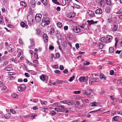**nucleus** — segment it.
Segmentation results:
<instances>
[{
    "label": "nucleus",
    "mask_w": 122,
    "mask_h": 122,
    "mask_svg": "<svg viewBox=\"0 0 122 122\" xmlns=\"http://www.w3.org/2000/svg\"><path fill=\"white\" fill-rule=\"evenodd\" d=\"M111 10V8L109 7H107L105 11L107 13H109L110 12Z\"/></svg>",
    "instance_id": "28"
},
{
    "label": "nucleus",
    "mask_w": 122,
    "mask_h": 122,
    "mask_svg": "<svg viewBox=\"0 0 122 122\" xmlns=\"http://www.w3.org/2000/svg\"><path fill=\"white\" fill-rule=\"evenodd\" d=\"M114 72L113 70H111L110 71V74L111 75H113Z\"/></svg>",
    "instance_id": "57"
},
{
    "label": "nucleus",
    "mask_w": 122,
    "mask_h": 122,
    "mask_svg": "<svg viewBox=\"0 0 122 122\" xmlns=\"http://www.w3.org/2000/svg\"><path fill=\"white\" fill-rule=\"evenodd\" d=\"M24 75L26 77H29L30 76L29 74L27 73H25Z\"/></svg>",
    "instance_id": "58"
},
{
    "label": "nucleus",
    "mask_w": 122,
    "mask_h": 122,
    "mask_svg": "<svg viewBox=\"0 0 122 122\" xmlns=\"http://www.w3.org/2000/svg\"><path fill=\"white\" fill-rule=\"evenodd\" d=\"M112 38L107 37L106 39V41L105 42V43H107L110 42L111 41Z\"/></svg>",
    "instance_id": "16"
},
{
    "label": "nucleus",
    "mask_w": 122,
    "mask_h": 122,
    "mask_svg": "<svg viewBox=\"0 0 122 122\" xmlns=\"http://www.w3.org/2000/svg\"><path fill=\"white\" fill-rule=\"evenodd\" d=\"M40 79L42 81H45V79L46 78L45 76L43 75H42L40 76Z\"/></svg>",
    "instance_id": "19"
},
{
    "label": "nucleus",
    "mask_w": 122,
    "mask_h": 122,
    "mask_svg": "<svg viewBox=\"0 0 122 122\" xmlns=\"http://www.w3.org/2000/svg\"><path fill=\"white\" fill-rule=\"evenodd\" d=\"M27 63L29 66H32L33 65L35 67L36 66L34 64H32V63L30 62V61H26Z\"/></svg>",
    "instance_id": "38"
},
{
    "label": "nucleus",
    "mask_w": 122,
    "mask_h": 122,
    "mask_svg": "<svg viewBox=\"0 0 122 122\" xmlns=\"http://www.w3.org/2000/svg\"><path fill=\"white\" fill-rule=\"evenodd\" d=\"M31 43V46H29V49H32L33 48V47L35 45V43L33 39H30Z\"/></svg>",
    "instance_id": "8"
},
{
    "label": "nucleus",
    "mask_w": 122,
    "mask_h": 122,
    "mask_svg": "<svg viewBox=\"0 0 122 122\" xmlns=\"http://www.w3.org/2000/svg\"><path fill=\"white\" fill-rule=\"evenodd\" d=\"M50 19L48 17H46V18L44 17L42 20V22L41 25V26H43L46 25H48L50 23Z\"/></svg>",
    "instance_id": "1"
},
{
    "label": "nucleus",
    "mask_w": 122,
    "mask_h": 122,
    "mask_svg": "<svg viewBox=\"0 0 122 122\" xmlns=\"http://www.w3.org/2000/svg\"><path fill=\"white\" fill-rule=\"evenodd\" d=\"M56 114V112L54 111H51L50 113V115L52 116H54Z\"/></svg>",
    "instance_id": "32"
},
{
    "label": "nucleus",
    "mask_w": 122,
    "mask_h": 122,
    "mask_svg": "<svg viewBox=\"0 0 122 122\" xmlns=\"http://www.w3.org/2000/svg\"><path fill=\"white\" fill-rule=\"evenodd\" d=\"M74 78L75 77L73 76L72 77H70L68 80L69 81L71 82L74 79Z\"/></svg>",
    "instance_id": "43"
},
{
    "label": "nucleus",
    "mask_w": 122,
    "mask_h": 122,
    "mask_svg": "<svg viewBox=\"0 0 122 122\" xmlns=\"http://www.w3.org/2000/svg\"><path fill=\"white\" fill-rule=\"evenodd\" d=\"M75 15V14L73 13H71L70 15H68V16L70 18H73L74 16Z\"/></svg>",
    "instance_id": "40"
},
{
    "label": "nucleus",
    "mask_w": 122,
    "mask_h": 122,
    "mask_svg": "<svg viewBox=\"0 0 122 122\" xmlns=\"http://www.w3.org/2000/svg\"><path fill=\"white\" fill-rule=\"evenodd\" d=\"M19 42L20 44L23 45V43L22 42V40L20 39L19 41Z\"/></svg>",
    "instance_id": "55"
},
{
    "label": "nucleus",
    "mask_w": 122,
    "mask_h": 122,
    "mask_svg": "<svg viewBox=\"0 0 122 122\" xmlns=\"http://www.w3.org/2000/svg\"><path fill=\"white\" fill-rule=\"evenodd\" d=\"M68 26H65L64 27V30H67L68 29Z\"/></svg>",
    "instance_id": "64"
},
{
    "label": "nucleus",
    "mask_w": 122,
    "mask_h": 122,
    "mask_svg": "<svg viewBox=\"0 0 122 122\" xmlns=\"http://www.w3.org/2000/svg\"><path fill=\"white\" fill-rule=\"evenodd\" d=\"M95 13L97 14H101L102 13V10L100 8L97 9L96 10Z\"/></svg>",
    "instance_id": "10"
},
{
    "label": "nucleus",
    "mask_w": 122,
    "mask_h": 122,
    "mask_svg": "<svg viewBox=\"0 0 122 122\" xmlns=\"http://www.w3.org/2000/svg\"><path fill=\"white\" fill-rule=\"evenodd\" d=\"M20 25L22 27H24L25 26L26 24L24 22H22L21 23Z\"/></svg>",
    "instance_id": "44"
},
{
    "label": "nucleus",
    "mask_w": 122,
    "mask_h": 122,
    "mask_svg": "<svg viewBox=\"0 0 122 122\" xmlns=\"http://www.w3.org/2000/svg\"><path fill=\"white\" fill-rule=\"evenodd\" d=\"M42 110H43V111H44L45 112H46L48 111V109L47 108H42Z\"/></svg>",
    "instance_id": "56"
},
{
    "label": "nucleus",
    "mask_w": 122,
    "mask_h": 122,
    "mask_svg": "<svg viewBox=\"0 0 122 122\" xmlns=\"http://www.w3.org/2000/svg\"><path fill=\"white\" fill-rule=\"evenodd\" d=\"M106 39L105 37H102L101 39V41L102 42L105 43L106 41H105Z\"/></svg>",
    "instance_id": "42"
},
{
    "label": "nucleus",
    "mask_w": 122,
    "mask_h": 122,
    "mask_svg": "<svg viewBox=\"0 0 122 122\" xmlns=\"http://www.w3.org/2000/svg\"><path fill=\"white\" fill-rule=\"evenodd\" d=\"M20 4L25 7H26L27 6L26 4L23 1L21 2H20Z\"/></svg>",
    "instance_id": "41"
},
{
    "label": "nucleus",
    "mask_w": 122,
    "mask_h": 122,
    "mask_svg": "<svg viewBox=\"0 0 122 122\" xmlns=\"http://www.w3.org/2000/svg\"><path fill=\"white\" fill-rule=\"evenodd\" d=\"M4 117L5 118L8 119L10 117V115L9 113H7L5 115Z\"/></svg>",
    "instance_id": "22"
},
{
    "label": "nucleus",
    "mask_w": 122,
    "mask_h": 122,
    "mask_svg": "<svg viewBox=\"0 0 122 122\" xmlns=\"http://www.w3.org/2000/svg\"><path fill=\"white\" fill-rule=\"evenodd\" d=\"M85 79V77H80L79 78V79L81 82H83Z\"/></svg>",
    "instance_id": "35"
},
{
    "label": "nucleus",
    "mask_w": 122,
    "mask_h": 122,
    "mask_svg": "<svg viewBox=\"0 0 122 122\" xmlns=\"http://www.w3.org/2000/svg\"><path fill=\"white\" fill-rule=\"evenodd\" d=\"M73 31L76 33H78L80 31V29L78 26H74L72 28Z\"/></svg>",
    "instance_id": "5"
},
{
    "label": "nucleus",
    "mask_w": 122,
    "mask_h": 122,
    "mask_svg": "<svg viewBox=\"0 0 122 122\" xmlns=\"http://www.w3.org/2000/svg\"><path fill=\"white\" fill-rule=\"evenodd\" d=\"M114 51V48L112 47H110L109 49V51L110 52L112 53Z\"/></svg>",
    "instance_id": "30"
},
{
    "label": "nucleus",
    "mask_w": 122,
    "mask_h": 122,
    "mask_svg": "<svg viewBox=\"0 0 122 122\" xmlns=\"http://www.w3.org/2000/svg\"><path fill=\"white\" fill-rule=\"evenodd\" d=\"M43 4L45 5H46L47 4V0H41Z\"/></svg>",
    "instance_id": "27"
},
{
    "label": "nucleus",
    "mask_w": 122,
    "mask_h": 122,
    "mask_svg": "<svg viewBox=\"0 0 122 122\" xmlns=\"http://www.w3.org/2000/svg\"><path fill=\"white\" fill-rule=\"evenodd\" d=\"M100 77L101 79L104 78V80H106V76H105L102 73L100 74Z\"/></svg>",
    "instance_id": "18"
},
{
    "label": "nucleus",
    "mask_w": 122,
    "mask_h": 122,
    "mask_svg": "<svg viewBox=\"0 0 122 122\" xmlns=\"http://www.w3.org/2000/svg\"><path fill=\"white\" fill-rule=\"evenodd\" d=\"M40 101L41 104L42 105H43V104L46 105L47 104V102L46 101H45L43 102L41 100H40Z\"/></svg>",
    "instance_id": "34"
},
{
    "label": "nucleus",
    "mask_w": 122,
    "mask_h": 122,
    "mask_svg": "<svg viewBox=\"0 0 122 122\" xmlns=\"http://www.w3.org/2000/svg\"><path fill=\"white\" fill-rule=\"evenodd\" d=\"M106 4L110 6L111 5L112 3L111 0H106Z\"/></svg>",
    "instance_id": "29"
},
{
    "label": "nucleus",
    "mask_w": 122,
    "mask_h": 122,
    "mask_svg": "<svg viewBox=\"0 0 122 122\" xmlns=\"http://www.w3.org/2000/svg\"><path fill=\"white\" fill-rule=\"evenodd\" d=\"M64 73L65 74H66L68 72V71L66 69H65L63 71Z\"/></svg>",
    "instance_id": "59"
},
{
    "label": "nucleus",
    "mask_w": 122,
    "mask_h": 122,
    "mask_svg": "<svg viewBox=\"0 0 122 122\" xmlns=\"http://www.w3.org/2000/svg\"><path fill=\"white\" fill-rule=\"evenodd\" d=\"M8 80H14V78L13 76H10L8 77L7 78Z\"/></svg>",
    "instance_id": "39"
},
{
    "label": "nucleus",
    "mask_w": 122,
    "mask_h": 122,
    "mask_svg": "<svg viewBox=\"0 0 122 122\" xmlns=\"http://www.w3.org/2000/svg\"><path fill=\"white\" fill-rule=\"evenodd\" d=\"M75 46L76 49H78L79 47V45L78 43H76L75 45Z\"/></svg>",
    "instance_id": "54"
},
{
    "label": "nucleus",
    "mask_w": 122,
    "mask_h": 122,
    "mask_svg": "<svg viewBox=\"0 0 122 122\" xmlns=\"http://www.w3.org/2000/svg\"><path fill=\"white\" fill-rule=\"evenodd\" d=\"M84 101L86 103H89V100L87 99H85Z\"/></svg>",
    "instance_id": "63"
},
{
    "label": "nucleus",
    "mask_w": 122,
    "mask_h": 122,
    "mask_svg": "<svg viewBox=\"0 0 122 122\" xmlns=\"http://www.w3.org/2000/svg\"><path fill=\"white\" fill-rule=\"evenodd\" d=\"M60 71L59 70H56L54 71V72L55 73H60Z\"/></svg>",
    "instance_id": "53"
},
{
    "label": "nucleus",
    "mask_w": 122,
    "mask_h": 122,
    "mask_svg": "<svg viewBox=\"0 0 122 122\" xmlns=\"http://www.w3.org/2000/svg\"><path fill=\"white\" fill-rule=\"evenodd\" d=\"M98 44L99 46V48L101 49H102L104 45L101 42H99L98 43Z\"/></svg>",
    "instance_id": "20"
},
{
    "label": "nucleus",
    "mask_w": 122,
    "mask_h": 122,
    "mask_svg": "<svg viewBox=\"0 0 122 122\" xmlns=\"http://www.w3.org/2000/svg\"><path fill=\"white\" fill-rule=\"evenodd\" d=\"M8 51L10 52H13L15 50V47L14 46L12 45H10L8 48Z\"/></svg>",
    "instance_id": "6"
},
{
    "label": "nucleus",
    "mask_w": 122,
    "mask_h": 122,
    "mask_svg": "<svg viewBox=\"0 0 122 122\" xmlns=\"http://www.w3.org/2000/svg\"><path fill=\"white\" fill-rule=\"evenodd\" d=\"M99 78L95 77L93 78L91 80H92L93 82H94L98 81H99Z\"/></svg>",
    "instance_id": "15"
},
{
    "label": "nucleus",
    "mask_w": 122,
    "mask_h": 122,
    "mask_svg": "<svg viewBox=\"0 0 122 122\" xmlns=\"http://www.w3.org/2000/svg\"><path fill=\"white\" fill-rule=\"evenodd\" d=\"M87 95L89 98H93L94 94L93 92V90L92 89L88 90V93L87 94Z\"/></svg>",
    "instance_id": "3"
},
{
    "label": "nucleus",
    "mask_w": 122,
    "mask_h": 122,
    "mask_svg": "<svg viewBox=\"0 0 122 122\" xmlns=\"http://www.w3.org/2000/svg\"><path fill=\"white\" fill-rule=\"evenodd\" d=\"M20 87L22 88V90H25L26 89L25 86L24 84H22L21 85Z\"/></svg>",
    "instance_id": "37"
},
{
    "label": "nucleus",
    "mask_w": 122,
    "mask_h": 122,
    "mask_svg": "<svg viewBox=\"0 0 122 122\" xmlns=\"http://www.w3.org/2000/svg\"><path fill=\"white\" fill-rule=\"evenodd\" d=\"M30 101L35 102H36L38 101V100L36 99H35L33 100L31 99L30 100Z\"/></svg>",
    "instance_id": "46"
},
{
    "label": "nucleus",
    "mask_w": 122,
    "mask_h": 122,
    "mask_svg": "<svg viewBox=\"0 0 122 122\" xmlns=\"http://www.w3.org/2000/svg\"><path fill=\"white\" fill-rule=\"evenodd\" d=\"M117 24H114V27L113 28V30L114 31H116L117 28Z\"/></svg>",
    "instance_id": "25"
},
{
    "label": "nucleus",
    "mask_w": 122,
    "mask_h": 122,
    "mask_svg": "<svg viewBox=\"0 0 122 122\" xmlns=\"http://www.w3.org/2000/svg\"><path fill=\"white\" fill-rule=\"evenodd\" d=\"M56 57L57 58H58L60 56V55L58 53H56Z\"/></svg>",
    "instance_id": "50"
},
{
    "label": "nucleus",
    "mask_w": 122,
    "mask_h": 122,
    "mask_svg": "<svg viewBox=\"0 0 122 122\" xmlns=\"http://www.w3.org/2000/svg\"><path fill=\"white\" fill-rule=\"evenodd\" d=\"M80 91H75L73 92V93L75 94H79L81 92Z\"/></svg>",
    "instance_id": "48"
},
{
    "label": "nucleus",
    "mask_w": 122,
    "mask_h": 122,
    "mask_svg": "<svg viewBox=\"0 0 122 122\" xmlns=\"http://www.w3.org/2000/svg\"><path fill=\"white\" fill-rule=\"evenodd\" d=\"M56 10L58 11H60L61 10L60 7H57L56 8Z\"/></svg>",
    "instance_id": "61"
},
{
    "label": "nucleus",
    "mask_w": 122,
    "mask_h": 122,
    "mask_svg": "<svg viewBox=\"0 0 122 122\" xmlns=\"http://www.w3.org/2000/svg\"><path fill=\"white\" fill-rule=\"evenodd\" d=\"M57 25L59 28L61 27L62 26V24L60 22H59L57 23Z\"/></svg>",
    "instance_id": "33"
},
{
    "label": "nucleus",
    "mask_w": 122,
    "mask_h": 122,
    "mask_svg": "<svg viewBox=\"0 0 122 122\" xmlns=\"http://www.w3.org/2000/svg\"><path fill=\"white\" fill-rule=\"evenodd\" d=\"M54 32V29L53 28H51L50 32V34L51 35H52Z\"/></svg>",
    "instance_id": "21"
},
{
    "label": "nucleus",
    "mask_w": 122,
    "mask_h": 122,
    "mask_svg": "<svg viewBox=\"0 0 122 122\" xmlns=\"http://www.w3.org/2000/svg\"><path fill=\"white\" fill-rule=\"evenodd\" d=\"M30 3L31 4V6L33 8H34L35 6V0H31L30 1Z\"/></svg>",
    "instance_id": "12"
},
{
    "label": "nucleus",
    "mask_w": 122,
    "mask_h": 122,
    "mask_svg": "<svg viewBox=\"0 0 122 122\" xmlns=\"http://www.w3.org/2000/svg\"><path fill=\"white\" fill-rule=\"evenodd\" d=\"M97 104L96 102H94L90 103L91 106L92 107H95L97 106Z\"/></svg>",
    "instance_id": "31"
},
{
    "label": "nucleus",
    "mask_w": 122,
    "mask_h": 122,
    "mask_svg": "<svg viewBox=\"0 0 122 122\" xmlns=\"http://www.w3.org/2000/svg\"><path fill=\"white\" fill-rule=\"evenodd\" d=\"M83 64L85 65H88L90 64V62L89 61H85Z\"/></svg>",
    "instance_id": "45"
},
{
    "label": "nucleus",
    "mask_w": 122,
    "mask_h": 122,
    "mask_svg": "<svg viewBox=\"0 0 122 122\" xmlns=\"http://www.w3.org/2000/svg\"><path fill=\"white\" fill-rule=\"evenodd\" d=\"M93 82H94L92 81H92H91L90 82L89 81V83L90 85H92L94 84L93 83Z\"/></svg>",
    "instance_id": "60"
},
{
    "label": "nucleus",
    "mask_w": 122,
    "mask_h": 122,
    "mask_svg": "<svg viewBox=\"0 0 122 122\" xmlns=\"http://www.w3.org/2000/svg\"><path fill=\"white\" fill-rule=\"evenodd\" d=\"M28 20V21L30 23H32L34 19V18L32 15L30 17V16L28 15L27 16Z\"/></svg>",
    "instance_id": "7"
},
{
    "label": "nucleus",
    "mask_w": 122,
    "mask_h": 122,
    "mask_svg": "<svg viewBox=\"0 0 122 122\" xmlns=\"http://www.w3.org/2000/svg\"><path fill=\"white\" fill-rule=\"evenodd\" d=\"M8 63V61H4L3 63V65L5 66L7 65Z\"/></svg>",
    "instance_id": "52"
},
{
    "label": "nucleus",
    "mask_w": 122,
    "mask_h": 122,
    "mask_svg": "<svg viewBox=\"0 0 122 122\" xmlns=\"http://www.w3.org/2000/svg\"><path fill=\"white\" fill-rule=\"evenodd\" d=\"M100 5L101 6L103 7L104 5V0H101L100 1Z\"/></svg>",
    "instance_id": "23"
},
{
    "label": "nucleus",
    "mask_w": 122,
    "mask_h": 122,
    "mask_svg": "<svg viewBox=\"0 0 122 122\" xmlns=\"http://www.w3.org/2000/svg\"><path fill=\"white\" fill-rule=\"evenodd\" d=\"M65 110L66 109H65L64 106L62 105L57 106L55 108V110L58 112H64Z\"/></svg>",
    "instance_id": "2"
},
{
    "label": "nucleus",
    "mask_w": 122,
    "mask_h": 122,
    "mask_svg": "<svg viewBox=\"0 0 122 122\" xmlns=\"http://www.w3.org/2000/svg\"><path fill=\"white\" fill-rule=\"evenodd\" d=\"M87 21L88 23H89L90 25L94 24V23H97V21H96L94 22L93 20H88Z\"/></svg>",
    "instance_id": "13"
},
{
    "label": "nucleus",
    "mask_w": 122,
    "mask_h": 122,
    "mask_svg": "<svg viewBox=\"0 0 122 122\" xmlns=\"http://www.w3.org/2000/svg\"><path fill=\"white\" fill-rule=\"evenodd\" d=\"M67 103L66 104H67L68 105H71L73 104H74V102L73 101H70L69 100H67Z\"/></svg>",
    "instance_id": "17"
},
{
    "label": "nucleus",
    "mask_w": 122,
    "mask_h": 122,
    "mask_svg": "<svg viewBox=\"0 0 122 122\" xmlns=\"http://www.w3.org/2000/svg\"><path fill=\"white\" fill-rule=\"evenodd\" d=\"M10 111L13 113L15 114L16 113V112L14 109H11L10 110Z\"/></svg>",
    "instance_id": "49"
},
{
    "label": "nucleus",
    "mask_w": 122,
    "mask_h": 122,
    "mask_svg": "<svg viewBox=\"0 0 122 122\" xmlns=\"http://www.w3.org/2000/svg\"><path fill=\"white\" fill-rule=\"evenodd\" d=\"M64 67L62 66H60V69L61 70H63L64 69Z\"/></svg>",
    "instance_id": "62"
},
{
    "label": "nucleus",
    "mask_w": 122,
    "mask_h": 122,
    "mask_svg": "<svg viewBox=\"0 0 122 122\" xmlns=\"http://www.w3.org/2000/svg\"><path fill=\"white\" fill-rule=\"evenodd\" d=\"M67 101H60L61 103H63L64 104H66V103H67Z\"/></svg>",
    "instance_id": "51"
},
{
    "label": "nucleus",
    "mask_w": 122,
    "mask_h": 122,
    "mask_svg": "<svg viewBox=\"0 0 122 122\" xmlns=\"http://www.w3.org/2000/svg\"><path fill=\"white\" fill-rule=\"evenodd\" d=\"M17 89L18 91H24V90H22V89L20 87L18 86L17 87Z\"/></svg>",
    "instance_id": "47"
},
{
    "label": "nucleus",
    "mask_w": 122,
    "mask_h": 122,
    "mask_svg": "<svg viewBox=\"0 0 122 122\" xmlns=\"http://www.w3.org/2000/svg\"><path fill=\"white\" fill-rule=\"evenodd\" d=\"M43 38L45 42H47L48 41V37L46 34H44L43 36Z\"/></svg>",
    "instance_id": "9"
},
{
    "label": "nucleus",
    "mask_w": 122,
    "mask_h": 122,
    "mask_svg": "<svg viewBox=\"0 0 122 122\" xmlns=\"http://www.w3.org/2000/svg\"><path fill=\"white\" fill-rule=\"evenodd\" d=\"M17 52L18 53V57H20V56L22 54V51L20 49H18Z\"/></svg>",
    "instance_id": "14"
},
{
    "label": "nucleus",
    "mask_w": 122,
    "mask_h": 122,
    "mask_svg": "<svg viewBox=\"0 0 122 122\" xmlns=\"http://www.w3.org/2000/svg\"><path fill=\"white\" fill-rule=\"evenodd\" d=\"M55 33L56 36L57 37H58L60 36V34L58 30H56V31Z\"/></svg>",
    "instance_id": "36"
},
{
    "label": "nucleus",
    "mask_w": 122,
    "mask_h": 122,
    "mask_svg": "<svg viewBox=\"0 0 122 122\" xmlns=\"http://www.w3.org/2000/svg\"><path fill=\"white\" fill-rule=\"evenodd\" d=\"M42 15L40 14H36L35 17V20L37 22H39L41 20Z\"/></svg>",
    "instance_id": "4"
},
{
    "label": "nucleus",
    "mask_w": 122,
    "mask_h": 122,
    "mask_svg": "<svg viewBox=\"0 0 122 122\" xmlns=\"http://www.w3.org/2000/svg\"><path fill=\"white\" fill-rule=\"evenodd\" d=\"M88 13L89 15V16L91 17H93L95 16L94 13L92 11L88 10Z\"/></svg>",
    "instance_id": "11"
},
{
    "label": "nucleus",
    "mask_w": 122,
    "mask_h": 122,
    "mask_svg": "<svg viewBox=\"0 0 122 122\" xmlns=\"http://www.w3.org/2000/svg\"><path fill=\"white\" fill-rule=\"evenodd\" d=\"M119 117L118 116H116L113 117L114 120L116 121H118L119 120Z\"/></svg>",
    "instance_id": "26"
},
{
    "label": "nucleus",
    "mask_w": 122,
    "mask_h": 122,
    "mask_svg": "<svg viewBox=\"0 0 122 122\" xmlns=\"http://www.w3.org/2000/svg\"><path fill=\"white\" fill-rule=\"evenodd\" d=\"M11 96L12 97L14 98H17L18 96L16 93H14L12 94Z\"/></svg>",
    "instance_id": "24"
}]
</instances>
